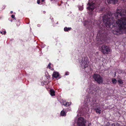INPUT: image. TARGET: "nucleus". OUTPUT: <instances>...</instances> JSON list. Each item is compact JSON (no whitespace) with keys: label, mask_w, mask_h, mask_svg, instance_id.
<instances>
[{"label":"nucleus","mask_w":126,"mask_h":126,"mask_svg":"<svg viewBox=\"0 0 126 126\" xmlns=\"http://www.w3.org/2000/svg\"><path fill=\"white\" fill-rule=\"evenodd\" d=\"M13 13V11H11V12H10V13L11 14H12Z\"/></svg>","instance_id":"obj_26"},{"label":"nucleus","mask_w":126,"mask_h":126,"mask_svg":"<svg viewBox=\"0 0 126 126\" xmlns=\"http://www.w3.org/2000/svg\"><path fill=\"white\" fill-rule=\"evenodd\" d=\"M115 125H116V126H120V124L117 123H115Z\"/></svg>","instance_id":"obj_21"},{"label":"nucleus","mask_w":126,"mask_h":126,"mask_svg":"<svg viewBox=\"0 0 126 126\" xmlns=\"http://www.w3.org/2000/svg\"><path fill=\"white\" fill-rule=\"evenodd\" d=\"M81 67L82 68H85L88 66L87 61H84L82 62L81 64Z\"/></svg>","instance_id":"obj_7"},{"label":"nucleus","mask_w":126,"mask_h":126,"mask_svg":"<svg viewBox=\"0 0 126 126\" xmlns=\"http://www.w3.org/2000/svg\"><path fill=\"white\" fill-rule=\"evenodd\" d=\"M100 34V32H99V33H98V34H97V35H98L99 34Z\"/></svg>","instance_id":"obj_28"},{"label":"nucleus","mask_w":126,"mask_h":126,"mask_svg":"<svg viewBox=\"0 0 126 126\" xmlns=\"http://www.w3.org/2000/svg\"><path fill=\"white\" fill-rule=\"evenodd\" d=\"M6 33V31H4L3 32V33L2 34H5Z\"/></svg>","instance_id":"obj_24"},{"label":"nucleus","mask_w":126,"mask_h":126,"mask_svg":"<svg viewBox=\"0 0 126 126\" xmlns=\"http://www.w3.org/2000/svg\"><path fill=\"white\" fill-rule=\"evenodd\" d=\"M0 33L1 34H3V33H2V32H1V31L0 32Z\"/></svg>","instance_id":"obj_27"},{"label":"nucleus","mask_w":126,"mask_h":126,"mask_svg":"<svg viewBox=\"0 0 126 126\" xmlns=\"http://www.w3.org/2000/svg\"><path fill=\"white\" fill-rule=\"evenodd\" d=\"M97 106V105H95V107L96 108L94 109V110L97 113L100 114L101 112V110L99 109V107L98 108L97 107H96Z\"/></svg>","instance_id":"obj_9"},{"label":"nucleus","mask_w":126,"mask_h":126,"mask_svg":"<svg viewBox=\"0 0 126 126\" xmlns=\"http://www.w3.org/2000/svg\"><path fill=\"white\" fill-rule=\"evenodd\" d=\"M67 73H68L67 72L66 73H65V75H68Z\"/></svg>","instance_id":"obj_25"},{"label":"nucleus","mask_w":126,"mask_h":126,"mask_svg":"<svg viewBox=\"0 0 126 126\" xmlns=\"http://www.w3.org/2000/svg\"><path fill=\"white\" fill-rule=\"evenodd\" d=\"M100 49L102 52L104 54H108L110 51L109 47L105 45L102 46Z\"/></svg>","instance_id":"obj_4"},{"label":"nucleus","mask_w":126,"mask_h":126,"mask_svg":"<svg viewBox=\"0 0 126 126\" xmlns=\"http://www.w3.org/2000/svg\"><path fill=\"white\" fill-rule=\"evenodd\" d=\"M86 122V121L84 120L83 118L80 117L78 119L77 124L78 126H85Z\"/></svg>","instance_id":"obj_5"},{"label":"nucleus","mask_w":126,"mask_h":126,"mask_svg":"<svg viewBox=\"0 0 126 126\" xmlns=\"http://www.w3.org/2000/svg\"><path fill=\"white\" fill-rule=\"evenodd\" d=\"M50 65H51V63H49L48 64V66L49 67V69H51V67L50 66Z\"/></svg>","instance_id":"obj_20"},{"label":"nucleus","mask_w":126,"mask_h":126,"mask_svg":"<svg viewBox=\"0 0 126 126\" xmlns=\"http://www.w3.org/2000/svg\"><path fill=\"white\" fill-rule=\"evenodd\" d=\"M79 10L81 11L83 10V8L82 7H79Z\"/></svg>","instance_id":"obj_18"},{"label":"nucleus","mask_w":126,"mask_h":126,"mask_svg":"<svg viewBox=\"0 0 126 126\" xmlns=\"http://www.w3.org/2000/svg\"><path fill=\"white\" fill-rule=\"evenodd\" d=\"M37 3L38 4H39L40 3V0H37Z\"/></svg>","instance_id":"obj_22"},{"label":"nucleus","mask_w":126,"mask_h":126,"mask_svg":"<svg viewBox=\"0 0 126 126\" xmlns=\"http://www.w3.org/2000/svg\"><path fill=\"white\" fill-rule=\"evenodd\" d=\"M118 81L120 84H122L123 83V82L121 79H119L118 80Z\"/></svg>","instance_id":"obj_16"},{"label":"nucleus","mask_w":126,"mask_h":126,"mask_svg":"<svg viewBox=\"0 0 126 126\" xmlns=\"http://www.w3.org/2000/svg\"><path fill=\"white\" fill-rule=\"evenodd\" d=\"M103 22L107 27L112 28L114 27H118L116 30L118 32L122 30L126 29V11L117 9L113 14L109 13L103 17Z\"/></svg>","instance_id":"obj_1"},{"label":"nucleus","mask_w":126,"mask_h":126,"mask_svg":"<svg viewBox=\"0 0 126 126\" xmlns=\"http://www.w3.org/2000/svg\"><path fill=\"white\" fill-rule=\"evenodd\" d=\"M11 17L12 18H14V19H15V20L16 19L15 18V16L14 15H12L11 16Z\"/></svg>","instance_id":"obj_19"},{"label":"nucleus","mask_w":126,"mask_h":126,"mask_svg":"<svg viewBox=\"0 0 126 126\" xmlns=\"http://www.w3.org/2000/svg\"><path fill=\"white\" fill-rule=\"evenodd\" d=\"M93 78L98 84H102L103 82V78L98 74H94L93 75Z\"/></svg>","instance_id":"obj_3"},{"label":"nucleus","mask_w":126,"mask_h":126,"mask_svg":"<svg viewBox=\"0 0 126 126\" xmlns=\"http://www.w3.org/2000/svg\"><path fill=\"white\" fill-rule=\"evenodd\" d=\"M112 81L113 84H116L117 81L116 79H112Z\"/></svg>","instance_id":"obj_15"},{"label":"nucleus","mask_w":126,"mask_h":126,"mask_svg":"<svg viewBox=\"0 0 126 126\" xmlns=\"http://www.w3.org/2000/svg\"><path fill=\"white\" fill-rule=\"evenodd\" d=\"M91 22L89 21L88 22V21H86L85 22L84 24V25L87 28L90 29L91 27Z\"/></svg>","instance_id":"obj_6"},{"label":"nucleus","mask_w":126,"mask_h":126,"mask_svg":"<svg viewBox=\"0 0 126 126\" xmlns=\"http://www.w3.org/2000/svg\"><path fill=\"white\" fill-rule=\"evenodd\" d=\"M109 3L115 4L117 2V0H107Z\"/></svg>","instance_id":"obj_8"},{"label":"nucleus","mask_w":126,"mask_h":126,"mask_svg":"<svg viewBox=\"0 0 126 126\" xmlns=\"http://www.w3.org/2000/svg\"><path fill=\"white\" fill-rule=\"evenodd\" d=\"M65 113L64 111H62L61 113V115L62 116H64L65 115Z\"/></svg>","instance_id":"obj_14"},{"label":"nucleus","mask_w":126,"mask_h":126,"mask_svg":"<svg viewBox=\"0 0 126 126\" xmlns=\"http://www.w3.org/2000/svg\"><path fill=\"white\" fill-rule=\"evenodd\" d=\"M116 125H115V123H113L111 125L112 126H116Z\"/></svg>","instance_id":"obj_23"},{"label":"nucleus","mask_w":126,"mask_h":126,"mask_svg":"<svg viewBox=\"0 0 126 126\" xmlns=\"http://www.w3.org/2000/svg\"><path fill=\"white\" fill-rule=\"evenodd\" d=\"M50 94L51 96H53L55 95V92L53 89H50Z\"/></svg>","instance_id":"obj_11"},{"label":"nucleus","mask_w":126,"mask_h":126,"mask_svg":"<svg viewBox=\"0 0 126 126\" xmlns=\"http://www.w3.org/2000/svg\"><path fill=\"white\" fill-rule=\"evenodd\" d=\"M103 41L100 40H98L97 42V43L99 45L102 44H103Z\"/></svg>","instance_id":"obj_12"},{"label":"nucleus","mask_w":126,"mask_h":126,"mask_svg":"<svg viewBox=\"0 0 126 126\" xmlns=\"http://www.w3.org/2000/svg\"><path fill=\"white\" fill-rule=\"evenodd\" d=\"M100 2L96 1L94 0H89V2L87 4V9L90 11L91 12L95 9V11L97 12L99 11H102L104 9V7H100Z\"/></svg>","instance_id":"obj_2"},{"label":"nucleus","mask_w":126,"mask_h":126,"mask_svg":"<svg viewBox=\"0 0 126 126\" xmlns=\"http://www.w3.org/2000/svg\"><path fill=\"white\" fill-rule=\"evenodd\" d=\"M69 102H67L66 103L64 104V105L65 106H68L69 105Z\"/></svg>","instance_id":"obj_17"},{"label":"nucleus","mask_w":126,"mask_h":126,"mask_svg":"<svg viewBox=\"0 0 126 126\" xmlns=\"http://www.w3.org/2000/svg\"><path fill=\"white\" fill-rule=\"evenodd\" d=\"M71 28H67L65 27L64 28V30L65 31L67 32L68 31H70L71 30Z\"/></svg>","instance_id":"obj_13"},{"label":"nucleus","mask_w":126,"mask_h":126,"mask_svg":"<svg viewBox=\"0 0 126 126\" xmlns=\"http://www.w3.org/2000/svg\"><path fill=\"white\" fill-rule=\"evenodd\" d=\"M59 75L58 73L57 72H54L52 75L53 77L55 78H57Z\"/></svg>","instance_id":"obj_10"}]
</instances>
